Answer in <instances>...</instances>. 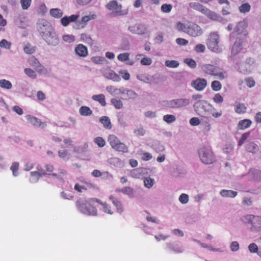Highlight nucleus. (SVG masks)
Masks as SVG:
<instances>
[{
	"mask_svg": "<svg viewBox=\"0 0 261 261\" xmlns=\"http://www.w3.org/2000/svg\"><path fill=\"white\" fill-rule=\"evenodd\" d=\"M19 168V163L17 162H14L11 166L10 169L13 173V175L15 176L18 175V170Z\"/></svg>",
	"mask_w": 261,
	"mask_h": 261,
	"instance_id": "obj_50",
	"label": "nucleus"
},
{
	"mask_svg": "<svg viewBox=\"0 0 261 261\" xmlns=\"http://www.w3.org/2000/svg\"><path fill=\"white\" fill-rule=\"evenodd\" d=\"M154 179L150 177H146L144 179V186L147 188H151L154 184Z\"/></svg>",
	"mask_w": 261,
	"mask_h": 261,
	"instance_id": "obj_38",
	"label": "nucleus"
},
{
	"mask_svg": "<svg viewBox=\"0 0 261 261\" xmlns=\"http://www.w3.org/2000/svg\"><path fill=\"white\" fill-rule=\"evenodd\" d=\"M137 79L145 83H149L150 80L148 75L146 74H139L137 76Z\"/></svg>",
	"mask_w": 261,
	"mask_h": 261,
	"instance_id": "obj_62",
	"label": "nucleus"
},
{
	"mask_svg": "<svg viewBox=\"0 0 261 261\" xmlns=\"http://www.w3.org/2000/svg\"><path fill=\"white\" fill-rule=\"evenodd\" d=\"M36 71L39 74L42 75H45L47 73V70L45 68L42 64L39 65L35 68Z\"/></svg>",
	"mask_w": 261,
	"mask_h": 261,
	"instance_id": "obj_45",
	"label": "nucleus"
},
{
	"mask_svg": "<svg viewBox=\"0 0 261 261\" xmlns=\"http://www.w3.org/2000/svg\"><path fill=\"white\" fill-rule=\"evenodd\" d=\"M188 41L185 39L178 38L176 39V43L180 46H186L188 44Z\"/></svg>",
	"mask_w": 261,
	"mask_h": 261,
	"instance_id": "obj_64",
	"label": "nucleus"
},
{
	"mask_svg": "<svg viewBox=\"0 0 261 261\" xmlns=\"http://www.w3.org/2000/svg\"><path fill=\"white\" fill-rule=\"evenodd\" d=\"M22 9L23 10H27L30 6L32 0H20V2Z\"/></svg>",
	"mask_w": 261,
	"mask_h": 261,
	"instance_id": "obj_53",
	"label": "nucleus"
},
{
	"mask_svg": "<svg viewBox=\"0 0 261 261\" xmlns=\"http://www.w3.org/2000/svg\"><path fill=\"white\" fill-rule=\"evenodd\" d=\"M219 41L220 36L218 34L214 32L210 33L206 42L208 48L214 53H221L223 49L219 45Z\"/></svg>",
	"mask_w": 261,
	"mask_h": 261,
	"instance_id": "obj_5",
	"label": "nucleus"
},
{
	"mask_svg": "<svg viewBox=\"0 0 261 261\" xmlns=\"http://www.w3.org/2000/svg\"><path fill=\"white\" fill-rule=\"evenodd\" d=\"M37 29L41 36L43 38L54 28L49 22L46 20H42L38 23Z\"/></svg>",
	"mask_w": 261,
	"mask_h": 261,
	"instance_id": "obj_9",
	"label": "nucleus"
},
{
	"mask_svg": "<svg viewBox=\"0 0 261 261\" xmlns=\"http://www.w3.org/2000/svg\"><path fill=\"white\" fill-rule=\"evenodd\" d=\"M49 13L52 17L55 18H60L63 15V11L58 8L51 9L49 11Z\"/></svg>",
	"mask_w": 261,
	"mask_h": 261,
	"instance_id": "obj_29",
	"label": "nucleus"
},
{
	"mask_svg": "<svg viewBox=\"0 0 261 261\" xmlns=\"http://www.w3.org/2000/svg\"><path fill=\"white\" fill-rule=\"evenodd\" d=\"M252 122L249 119H244L239 122L238 128L240 129H245L248 128L251 124Z\"/></svg>",
	"mask_w": 261,
	"mask_h": 261,
	"instance_id": "obj_28",
	"label": "nucleus"
},
{
	"mask_svg": "<svg viewBox=\"0 0 261 261\" xmlns=\"http://www.w3.org/2000/svg\"><path fill=\"white\" fill-rule=\"evenodd\" d=\"M251 9V6L248 3H245L241 5L239 8V11L241 13H245L248 12Z\"/></svg>",
	"mask_w": 261,
	"mask_h": 261,
	"instance_id": "obj_39",
	"label": "nucleus"
},
{
	"mask_svg": "<svg viewBox=\"0 0 261 261\" xmlns=\"http://www.w3.org/2000/svg\"><path fill=\"white\" fill-rule=\"evenodd\" d=\"M75 54L80 57H86L88 54L87 47L82 44H79L74 48Z\"/></svg>",
	"mask_w": 261,
	"mask_h": 261,
	"instance_id": "obj_18",
	"label": "nucleus"
},
{
	"mask_svg": "<svg viewBox=\"0 0 261 261\" xmlns=\"http://www.w3.org/2000/svg\"><path fill=\"white\" fill-rule=\"evenodd\" d=\"M245 82L249 88H252L254 86L255 82L252 77H248L245 79Z\"/></svg>",
	"mask_w": 261,
	"mask_h": 261,
	"instance_id": "obj_54",
	"label": "nucleus"
},
{
	"mask_svg": "<svg viewBox=\"0 0 261 261\" xmlns=\"http://www.w3.org/2000/svg\"><path fill=\"white\" fill-rule=\"evenodd\" d=\"M62 39L65 42L71 43L75 40V37L72 35H65L63 36Z\"/></svg>",
	"mask_w": 261,
	"mask_h": 261,
	"instance_id": "obj_59",
	"label": "nucleus"
},
{
	"mask_svg": "<svg viewBox=\"0 0 261 261\" xmlns=\"http://www.w3.org/2000/svg\"><path fill=\"white\" fill-rule=\"evenodd\" d=\"M211 87L213 90L218 91L221 89L222 85L219 81H214L212 82Z\"/></svg>",
	"mask_w": 261,
	"mask_h": 261,
	"instance_id": "obj_47",
	"label": "nucleus"
},
{
	"mask_svg": "<svg viewBox=\"0 0 261 261\" xmlns=\"http://www.w3.org/2000/svg\"><path fill=\"white\" fill-rule=\"evenodd\" d=\"M203 14L205 15L208 18L212 20L222 22L223 23L225 22V20L223 19L221 16L218 15L217 13L210 10L207 8Z\"/></svg>",
	"mask_w": 261,
	"mask_h": 261,
	"instance_id": "obj_14",
	"label": "nucleus"
},
{
	"mask_svg": "<svg viewBox=\"0 0 261 261\" xmlns=\"http://www.w3.org/2000/svg\"><path fill=\"white\" fill-rule=\"evenodd\" d=\"M90 199L89 200L80 199L76 201V206L83 214L89 216H96L97 209L90 203V202H93Z\"/></svg>",
	"mask_w": 261,
	"mask_h": 261,
	"instance_id": "obj_2",
	"label": "nucleus"
},
{
	"mask_svg": "<svg viewBox=\"0 0 261 261\" xmlns=\"http://www.w3.org/2000/svg\"><path fill=\"white\" fill-rule=\"evenodd\" d=\"M189 103L188 99H172L164 101L163 106L167 108H177L186 106Z\"/></svg>",
	"mask_w": 261,
	"mask_h": 261,
	"instance_id": "obj_7",
	"label": "nucleus"
},
{
	"mask_svg": "<svg viewBox=\"0 0 261 261\" xmlns=\"http://www.w3.org/2000/svg\"><path fill=\"white\" fill-rule=\"evenodd\" d=\"M235 68L238 71L243 74H247L250 72V68L249 65H247V63H236Z\"/></svg>",
	"mask_w": 261,
	"mask_h": 261,
	"instance_id": "obj_20",
	"label": "nucleus"
},
{
	"mask_svg": "<svg viewBox=\"0 0 261 261\" xmlns=\"http://www.w3.org/2000/svg\"><path fill=\"white\" fill-rule=\"evenodd\" d=\"M172 9V6L171 4H164L162 5L161 9L164 13H169Z\"/></svg>",
	"mask_w": 261,
	"mask_h": 261,
	"instance_id": "obj_55",
	"label": "nucleus"
},
{
	"mask_svg": "<svg viewBox=\"0 0 261 261\" xmlns=\"http://www.w3.org/2000/svg\"><path fill=\"white\" fill-rule=\"evenodd\" d=\"M247 151L252 153H256L259 150V147L254 142H249L245 146Z\"/></svg>",
	"mask_w": 261,
	"mask_h": 261,
	"instance_id": "obj_23",
	"label": "nucleus"
},
{
	"mask_svg": "<svg viewBox=\"0 0 261 261\" xmlns=\"http://www.w3.org/2000/svg\"><path fill=\"white\" fill-rule=\"evenodd\" d=\"M24 73L29 77L35 79L37 77V74L35 71L30 68H26L24 69Z\"/></svg>",
	"mask_w": 261,
	"mask_h": 261,
	"instance_id": "obj_40",
	"label": "nucleus"
},
{
	"mask_svg": "<svg viewBox=\"0 0 261 261\" xmlns=\"http://www.w3.org/2000/svg\"><path fill=\"white\" fill-rule=\"evenodd\" d=\"M30 66L35 69L40 64L38 59L34 56L30 57L28 60Z\"/></svg>",
	"mask_w": 261,
	"mask_h": 261,
	"instance_id": "obj_37",
	"label": "nucleus"
},
{
	"mask_svg": "<svg viewBox=\"0 0 261 261\" xmlns=\"http://www.w3.org/2000/svg\"><path fill=\"white\" fill-rule=\"evenodd\" d=\"M128 30L133 34L144 35L147 32V27L143 24L138 23L129 26Z\"/></svg>",
	"mask_w": 261,
	"mask_h": 261,
	"instance_id": "obj_11",
	"label": "nucleus"
},
{
	"mask_svg": "<svg viewBox=\"0 0 261 261\" xmlns=\"http://www.w3.org/2000/svg\"><path fill=\"white\" fill-rule=\"evenodd\" d=\"M108 141L111 145V147L113 148L114 146L119 143L120 140L118 138L114 135H110L108 138Z\"/></svg>",
	"mask_w": 261,
	"mask_h": 261,
	"instance_id": "obj_32",
	"label": "nucleus"
},
{
	"mask_svg": "<svg viewBox=\"0 0 261 261\" xmlns=\"http://www.w3.org/2000/svg\"><path fill=\"white\" fill-rule=\"evenodd\" d=\"M112 148L116 151L124 153H127L128 152V147L120 141H119V143H118L116 146H114Z\"/></svg>",
	"mask_w": 261,
	"mask_h": 261,
	"instance_id": "obj_24",
	"label": "nucleus"
},
{
	"mask_svg": "<svg viewBox=\"0 0 261 261\" xmlns=\"http://www.w3.org/2000/svg\"><path fill=\"white\" fill-rule=\"evenodd\" d=\"M0 47L5 49H9L11 47V43L6 39H3L0 41Z\"/></svg>",
	"mask_w": 261,
	"mask_h": 261,
	"instance_id": "obj_46",
	"label": "nucleus"
},
{
	"mask_svg": "<svg viewBox=\"0 0 261 261\" xmlns=\"http://www.w3.org/2000/svg\"><path fill=\"white\" fill-rule=\"evenodd\" d=\"M241 220L245 224H250L251 230L256 232L261 230V216L248 214L242 216Z\"/></svg>",
	"mask_w": 261,
	"mask_h": 261,
	"instance_id": "obj_3",
	"label": "nucleus"
},
{
	"mask_svg": "<svg viewBox=\"0 0 261 261\" xmlns=\"http://www.w3.org/2000/svg\"><path fill=\"white\" fill-rule=\"evenodd\" d=\"M250 132L244 133L238 142V146H241L250 136Z\"/></svg>",
	"mask_w": 261,
	"mask_h": 261,
	"instance_id": "obj_52",
	"label": "nucleus"
},
{
	"mask_svg": "<svg viewBox=\"0 0 261 261\" xmlns=\"http://www.w3.org/2000/svg\"><path fill=\"white\" fill-rule=\"evenodd\" d=\"M179 201L182 204H186L189 201V196L186 194H181L179 197Z\"/></svg>",
	"mask_w": 261,
	"mask_h": 261,
	"instance_id": "obj_63",
	"label": "nucleus"
},
{
	"mask_svg": "<svg viewBox=\"0 0 261 261\" xmlns=\"http://www.w3.org/2000/svg\"><path fill=\"white\" fill-rule=\"evenodd\" d=\"M208 104L204 100H199L196 102L194 105L195 110L199 115H202L206 111Z\"/></svg>",
	"mask_w": 261,
	"mask_h": 261,
	"instance_id": "obj_13",
	"label": "nucleus"
},
{
	"mask_svg": "<svg viewBox=\"0 0 261 261\" xmlns=\"http://www.w3.org/2000/svg\"><path fill=\"white\" fill-rule=\"evenodd\" d=\"M117 59L121 62H125L129 60V53H124L119 54L117 56Z\"/></svg>",
	"mask_w": 261,
	"mask_h": 261,
	"instance_id": "obj_43",
	"label": "nucleus"
},
{
	"mask_svg": "<svg viewBox=\"0 0 261 261\" xmlns=\"http://www.w3.org/2000/svg\"><path fill=\"white\" fill-rule=\"evenodd\" d=\"M102 74L105 77L114 82H119L121 80L120 75L110 69H106L102 71Z\"/></svg>",
	"mask_w": 261,
	"mask_h": 261,
	"instance_id": "obj_15",
	"label": "nucleus"
},
{
	"mask_svg": "<svg viewBox=\"0 0 261 261\" xmlns=\"http://www.w3.org/2000/svg\"><path fill=\"white\" fill-rule=\"evenodd\" d=\"M202 33V30L199 25L193 22H188L187 34L192 37H197L201 35Z\"/></svg>",
	"mask_w": 261,
	"mask_h": 261,
	"instance_id": "obj_10",
	"label": "nucleus"
},
{
	"mask_svg": "<svg viewBox=\"0 0 261 261\" xmlns=\"http://www.w3.org/2000/svg\"><path fill=\"white\" fill-rule=\"evenodd\" d=\"M242 42L240 40H237L233 44L231 49V56L230 60L234 63V56L237 55L242 49Z\"/></svg>",
	"mask_w": 261,
	"mask_h": 261,
	"instance_id": "obj_16",
	"label": "nucleus"
},
{
	"mask_svg": "<svg viewBox=\"0 0 261 261\" xmlns=\"http://www.w3.org/2000/svg\"><path fill=\"white\" fill-rule=\"evenodd\" d=\"M220 194L222 197L234 198L237 195L238 193L232 190H222Z\"/></svg>",
	"mask_w": 261,
	"mask_h": 261,
	"instance_id": "obj_27",
	"label": "nucleus"
},
{
	"mask_svg": "<svg viewBox=\"0 0 261 261\" xmlns=\"http://www.w3.org/2000/svg\"><path fill=\"white\" fill-rule=\"evenodd\" d=\"M90 200L94 202H96L101 205L103 207V211L105 213H106L110 215L113 214V212L111 210L110 206L107 203L102 202L101 200L98 199L96 198H91L90 199Z\"/></svg>",
	"mask_w": 261,
	"mask_h": 261,
	"instance_id": "obj_21",
	"label": "nucleus"
},
{
	"mask_svg": "<svg viewBox=\"0 0 261 261\" xmlns=\"http://www.w3.org/2000/svg\"><path fill=\"white\" fill-rule=\"evenodd\" d=\"M35 50L36 47L32 46L30 43H27L24 46L23 51L27 54H32L35 53Z\"/></svg>",
	"mask_w": 261,
	"mask_h": 261,
	"instance_id": "obj_33",
	"label": "nucleus"
},
{
	"mask_svg": "<svg viewBox=\"0 0 261 261\" xmlns=\"http://www.w3.org/2000/svg\"><path fill=\"white\" fill-rule=\"evenodd\" d=\"M143 170L142 168H136L132 170L130 172L132 177L136 178H140L143 175Z\"/></svg>",
	"mask_w": 261,
	"mask_h": 261,
	"instance_id": "obj_30",
	"label": "nucleus"
},
{
	"mask_svg": "<svg viewBox=\"0 0 261 261\" xmlns=\"http://www.w3.org/2000/svg\"><path fill=\"white\" fill-rule=\"evenodd\" d=\"M207 84V81L204 79L198 78L192 82V86L197 90L201 91L204 89Z\"/></svg>",
	"mask_w": 261,
	"mask_h": 261,
	"instance_id": "obj_17",
	"label": "nucleus"
},
{
	"mask_svg": "<svg viewBox=\"0 0 261 261\" xmlns=\"http://www.w3.org/2000/svg\"><path fill=\"white\" fill-rule=\"evenodd\" d=\"M188 27V22L187 23H183L180 22H178L176 24V29L178 31L183 32L185 33H187Z\"/></svg>",
	"mask_w": 261,
	"mask_h": 261,
	"instance_id": "obj_35",
	"label": "nucleus"
},
{
	"mask_svg": "<svg viewBox=\"0 0 261 261\" xmlns=\"http://www.w3.org/2000/svg\"><path fill=\"white\" fill-rule=\"evenodd\" d=\"M80 113L82 116H89L92 113L91 109L86 106H82L80 109Z\"/></svg>",
	"mask_w": 261,
	"mask_h": 261,
	"instance_id": "obj_34",
	"label": "nucleus"
},
{
	"mask_svg": "<svg viewBox=\"0 0 261 261\" xmlns=\"http://www.w3.org/2000/svg\"><path fill=\"white\" fill-rule=\"evenodd\" d=\"M163 119L167 123H172L175 121L176 118L173 115H164Z\"/></svg>",
	"mask_w": 261,
	"mask_h": 261,
	"instance_id": "obj_61",
	"label": "nucleus"
},
{
	"mask_svg": "<svg viewBox=\"0 0 261 261\" xmlns=\"http://www.w3.org/2000/svg\"><path fill=\"white\" fill-rule=\"evenodd\" d=\"M167 247L170 250L174 251L177 253H181L183 251L181 247L178 245L174 244L173 243H168L167 244Z\"/></svg>",
	"mask_w": 261,
	"mask_h": 261,
	"instance_id": "obj_31",
	"label": "nucleus"
},
{
	"mask_svg": "<svg viewBox=\"0 0 261 261\" xmlns=\"http://www.w3.org/2000/svg\"><path fill=\"white\" fill-rule=\"evenodd\" d=\"M125 93L123 94V96H128L129 98H136L137 94L132 90L124 89Z\"/></svg>",
	"mask_w": 261,
	"mask_h": 261,
	"instance_id": "obj_57",
	"label": "nucleus"
},
{
	"mask_svg": "<svg viewBox=\"0 0 261 261\" xmlns=\"http://www.w3.org/2000/svg\"><path fill=\"white\" fill-rule=\"evenodd\" d=\"M235 110L237 113L241 114L245 112L246 108L243 104H238L237 105Z\"/></svg>",
	"mask_w": 261,
	"mask_h": 261,
	"instance_id": "obj_58",
	"label": "nucleus"
},
{
	"mask_svg": "<svg viewBox=\"0 0 261 261\" xmlns=\"http://www.w3.org/2000/svg\"><path fill=\"white\" fill-rule=\"evenodd\" d=\"M189 7L195 10H197L198 11H199L201 13H203L204 11L206 9V7L202 5L201 4H199V3L196 2H191L189 4Z\"/></svg>",
	"mask_w": 261,
	"mask_h": 261,
	"instance_id": "obj_25",
	"label": "nucleus"
},
{
	"mask_svg": "<svg viewBox=\"0 0 261 261\" xmlns=\"http://www.w3.org/2000/svg\"><path fill=\"white\" fill-rule=\"evenodd\" d=\"M201 69L203 73L207 75L215 76L220 80H223L227 77V73L226 70L212 64H202Z\"/></svg>",
	"mask_w": 261,
	"mask_h": 261,
	"instance_id": "obj_1",
	"label": "nucleus"
},
{
	"mask_svg": "<svg viewBox=\"0 0 261 261\" xmlns=\"http://www.w3.org/2000/svg\"><path fill=\"white\" fill-rule=\"evenodd\" d=\"M184 63L187 64L191 68H194L196 66V62L191 59V58H186L184 60Z\"/></svg>",
	"mask_w": 261,
	"mask_h": 261,
	"instance_id": "obj_51",
	"label": "nucleus"
},
{
	"mask_svg": "<svg viewBox=\"0 0 261 261\" xmlns=\"http://www.w3.org/2000/svg\"><path fill=\"white\" fill-rule=\"evenodd\" d=\"M86 184L87 185V187H85V186H81L79 184H76L74 185V189L75 191H76L79 192H82L83 190H87L88 188L92 189V188H94L95 187V185L92 183L86 182Z\"/></svg>",
	"mask_w": 261,
	"mask_h": 261,
	"instance_id": "obj_26",
	"label": "nucleus"
},
{
	"mask_svg": "<svg viewBox=\"0 0 261 261\" xmlns=\"http://www.w3.org/2000/svg\"><path fill=\"white\" fill-rule=\"evenodd\" d=\"M199 156L202 163L205 164H211L215 161V157L213 151L208 148H201L199 150Z\"/></svg>",
	"mask_w": 261,
	"mask_h": 261,
	"instance_id": "obj_6",
	"label": "nucleus"
},
{
	"mask_svg": "<svg viewBox=\"0 0 261 261\" xmlns=\"http://www.w3.org/2000/svg\"><path fill=\"white\" fill-rule=\"evenodd\" d=\"M99 122L102 124L103 127L107 129H111L112 125L110 119L108 116H102L99 118Z\"/></svg>",
	"mask_w": 261,
	"mask_h": 261,
	"instance_id": "obj_22",
	"label": "nucleus"
},
{
	"mask_svg": "<svg viewBox=\"0 0 261 261\" xmlns=\"http://www.w3.org/2000/svg\"><path fill=\"white\" fill-rule=\"evenodd\" d=\"M178 62L175 60H167L165 65L169 68H176L179 66Z\"/></svg>",
	"mask_w": 261,
	"mask_h": 261,
	"instance_id": "obj_44",
	"label": "nucleus"
},
{
	"mask_svg": "<svg viewBox=\"0 0 261 261\" xmlns=\"http://www.w3.org/2000/svg\"><path fill=\"white\" fill-rule=\"evenodd\" d=\"M245 28V23L244 22L241 21L238 23V24L236 26L234 29V32L237 33H241Z\"/></svg>",
	"mask_w": 261,
	"mask_h": 261,
	"instance_id": "obj_48",
	"label": "nucleus"
},
{
	"mask_svg": "<svg viewBox=\"0 0 261 261\" xmlns=\"http://www.w3.org/2000/svg\"><path fill=\"white\" fill-rule=\"evenodd\" d=\"M91 61L96 64H105L107 61L105 58L102 57H92L91 59Z\"/></svg>",
	"mask_w": 261,
	"mask_h": 261,
	"instance_id": "obj_41",
	"label": "nucleus"
},
{
	"mask_svg": "<svg viewBox=\"0 0 261 261\" xmlns=\"http://www.w3.org/2000/svg\"><path fill=\"white\" fill-rule=\"evenodd\" d=\"M0 87L3 89H10L12 87V85L9 81L2 79L0 80Z\"/></svg>",
	"mask_w": 261,
	"mask_h": 261,
	"instance_id": "obj_36",
	"label": "nucleus"
},
{
	"mask_svg": "<svg viewBox=\"0 0 261 261\" xmlns=\"http://www.w3.org/2000/svg\"><path fill=\"white\" fill-rule=\"evenodd\" d=\"M95 18V15H87L83 17L81 20H78L75 22L74 24L73 25V28L75 29H80L85 28L86 26L87 22L89 20L94 19Z\"/></svg>",
	"mask_w": 261,
	"mask_h": 261,
	"instance_id": "obj_12",
	"label": "nucleus"
},
{
	"mask_svg": "<svg viewBox=\"0 0 261 261\" xmlns=\"http://www.w3.org/2000/svg\"><path fill=\"white\" fill-rule=\"evenodd\" d=\"M42 39L48 45L54 47L58 45L60 41L59 38L54 29L44 36Z\"/></svg>",
	"mask_w": 261,
	"mask_h": 261,
	"instance_id": "obj_8",
	"label": "nucleus"
},
{
	"mask_svg": "<svg viewBox=\"0 0 261 261\" xmlns=\"http://www.w3.org/2000/svg\"><path fill=\"white\" fill-rule=\"evenodd\" d=\"M25 118L29 123L35 126H42V127H44L46 126L45 122H41L39 119L31 115H27Z\"/></svg>",
	"mask_w": 261,
	"mask_h": 261,
	"instance_id": "obj_19",
	"label": "nucleus"
},
{
	"mask_svg": "<svg viewBox=\"0 0 261 261\" xmlns=\"http://www.w3.org/2000/svg\"><path fill=\"white\" fill-rule=\"evenodd\" d=\"M111 102L117 109H119L122 107L123 104L120 99H111Z\"/></svg>",
	"mask_w": 261,
	"mask_h": 261,
	"instance_id": "obj_56",
	"label": "nucleus"
},
{
	"mask_svg": "<svg viewBox=\"0 0 261 261\" xmlns=\"http://www.w3.org/2000/svg\"><path fill=\"white\" fill-rule=\"evenodd\" d=\"M113 91V94L112 96H123V94L125 93V90L123 88L117 89V88H115L114 90Z\"/></svg>",
	"mask_w": 261,
	"mask_h": 261,
	"instance_id": "obj_60",
	"label": "nucleus"
},
{
	"mask_svg": "<svg viewBox=\"0 0 261 261\" xmlns=\"http://www.w3.org/2000/svg\"><path fill=\"white\" fill-rule=\"evenodd\" d=\"M106 8L111 11L110 16L111 17H116L125 15L128 13L127 10H122V6L121 4L115 0L111 1L106 6Z\"/></svg>",
	"mask_w": 261,
	"mask_h": 261,
	"instance_id": "obj_4",
	"label": "nucleus"
},
{
	"mask_svg": "<svg viewBox=\"0 0 261 261\" xmlns=\"http://www.w3.org/2000/svg\"><path fill=\"white\" fill-rule=\"evenodd\" d=\"M120 48L122 50H128L130 49V45L128 40L124 39L122 41Z\"/></svg>",
	"mask_w": 261,
	"mask_h": 261,
	"instance_id": "obj_42",
	"label": "nucleus"
},
{
	"mask_svg": "<svg viewBox=\"0 0 261 261\" xmlns=\"http://www.w3.org/2000/svg\"><path fill=\"white\" fill-rule=\"evenodd\" d=\"M94 141L99 147L105 146L106 141L102 137H97L94 139Z\"/></svg>",
	"mask_w": 261,
	"mask_h": 261,
	"instance_id": "obj_49",
	"label": "nucleus"
}]
</instances>
